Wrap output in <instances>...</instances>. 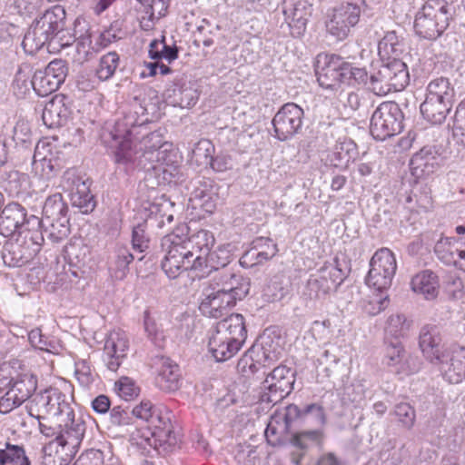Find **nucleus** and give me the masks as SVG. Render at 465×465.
I'll return each instance as SVG.
<instances>
[{
	"instance_id": "1",
	"label": "nucleus",
	"mask_w": 465,
	"mask_h": 465,
	"mask_svg": "<svg viewBox=\"0 0 465 465\" xmlns=\"http://www.w3.org/2000/svg\"><path fill=\"white\" fill-rule=\"evenodd\" d=\"M135 114L129 113L123 120L115 124L114 130L104 134V140L111 147L115 148L114 160L117 164H122L126 172L143 170L145 176L138 185V193L141 201L151 206V199L157 193L156 188L161 182L158 179L160 173L165 174L166 170L161 165H156L165 160L160 156V153L146 150L140 147L134 150L132 147L131 135L132 128L137 125L142 126L145 121L138 123Z\"/></svg>"
},
{
	"instance_id": "2",
	"label": "nucleus",
	"mask_w": 465,
	"mask_h": 465,
	"mask_svg": "<svg viewBox=\"0 0 465 465\" xmlns=\"http://www.w3.org/2000/svg\"><path fill=\"white\" fill-rule=\"evenodd\" d=\"M172 413L162 407L143 401L130 412L122 406H114L110 411V421L114 426H125L133 423L134 418L146 423L142 428L141 438L156 448L158 445L174 446L178 440L172 424Z\"/></svg>"
},
{
	"instance_id": "3",
	"label": "nucleus",
	"mask_w": 465,
	"mask_h": 465,
	"mask_svg": "<svg viewBox=\"0 0 465 465\" xmlns=\"http://www.w3.org/2000/svg\"><path fill=\"white\" fill-rule=\"evenodd\" d=\"M419 346L424 358L438 368L445 381L458 384L465 379V347H446L439 326H423L419 335Z\"/></svg>"
},
{
	"instance_id": "4",
	"label": "nucleus",
	"mask_w": 465,
	"mask_h": 465,
	"mask_svg": "<svg viewBox=\"0 0 465 465\" xmlns=\"http://www.w3.org/2000/svg\"><path fill=\"white\" fill-rule=\"evenodd\" d=\"M333 263L324 264L316 273L308 279L302 298L307 302L325 300L337 290L351 272L346 257L336 256Z\"/></svg>"
},
{
	"instance_id": "5",
	"label": "nucleus",
	"mask_w": 465,
	"mask_h": 465,
	"mask_svg": "<svg viewBox=\"0 0 465 465\" xmlns=\"http://www.w3.org/2000/svg\"><path fill=\"white\" fill-rule=\"evenodd\" d=\"M188 230L186 224H182L162 239L161 248L164 256L161 266L165 274L171 279H175L183 271H196L194 253L188 249L183 239V233Z\"/></svg>"
},
{
	"instance_id": "6",
	"label": "nucleus",
	"mask_w": 465,
	"mask_h": 465,
	"mask_svg": "<svg viewBox=\"0 0 465 465\" xmlns=\"http://www.w3.org/2000/svg\"><path fill=\"white\" fill-rule=\"evenodd\" d=\"M68 206L63 201L61 193L49 196L43 207V218L40 220L35 215H30L28 222L35 225H42L44 231L41 239L47 238L53 242H59L70 234Z\"/></svg>"
},
{
	"instance_id": "7",
	"label": "nucleus",
	"mask_w": 465,
	"mask_h": 465,
	"mask_svg": "<svg viewBox=\"0 0 465 465\" xmlns=\"http://www.w3.org/2000/svg\"><path fill=\"white\" fill-rule=\"evenodd\" d=\"M454 11L453 4L446 0H426L415 16V33L424 39L436 40L448 28Z\"/></svg>"
},
{
	"instance_id": "8",
	"label": "nucleus",
	"mask_w": 465,
	"mask_h": 465,
	"mask_svg": "<svg viewBox=\"0 0 465 465\" xmlns=\"http://www.w3.org/2000/svg\"><path fill=\"white\" fill-rule=\"evenodd\" d=\"M403 120V113L396 102H383L371 115V134L375 140L384 141L402 131Z\"/></svg>"
},
{
	"instance_id": "9",
	"label": "nucleus",
	"mask_w": 465,
	"mask_h": 465,
	"mask_svg": "<svg viewBox=\"0 0 465 465\" xmlns=\"http://www.w3.org/2000/svg\"><path fill=\"white\" fill-rule=\"evenodd\" d=\"M61 421L63 428L58 437V447L61 450H56L55 453L61 460L60 465H67L78 451L85 433L86 424L81 417L75 419L74 411L72 415L65 416L61 419Z\"/></svg>"
},
{
	"instance_id": "10",
	"label": "nucleus",
	"mask_w": 465,
	"mask_h": 465,
	"mask_svg": "<svg viewBox=\"0 0 465 465\" xmlns=\"http://www.w3.org/2000/svg\"><path fill=\"white\" fill-rule=\"evenodd\" d=\"M295 371L286 366L280 365L268 371L262 381V402L277 403L287 397L293 390Z\"/></svg>"
},
{
	"instance_id": "11",
	"label": "nucleus",
	"mask_w": 465,
	"mask_h": 465,
	"mask_svg": "<svg viewBox=\"0 0 465 465\" xmlns=\"http://www.w3.org/2000/svg\"><path fill=\"white\" fill-rule=\"evenodd\" d=\"M370 267L366 283L381 293L387 291L397 269L393 252L388 248L378 250L371 259Z\"/></svg>"
},
{
	"instance_id": "12",
	"label": "nucleus",
	"mask_w": 465,
	"mask_h": 465,
	"mask_svg": "<svg viewBox=\"0 0 465 465\" xmlns=\"http://www.w3.org/2000/svg\"><path fill=\"white\" fill-rule=\"evenodd\" d=\"M33 411H35L37 414H45L50 418L61 420L65 416L72 415L74 410L66 401L64 394L56 389H49L35 396L30 407L31 416H35Z\"/></svg>"
},
{
	"instance_id": "13",
	"label": "nucleus",
	"mask_w": 465,
	"mask_h": 465,
	"mask_svg": "<svg viewBox=\"0 0 465 465\" xmlns=\"http://www.w3.org/2000/svg\"><path fill=\"white\" fill-rule=\"evenodd\" d=\"M29 231V229L27 230ZM30 232H25L15 241H9L4 245L2 258L5 265L9 267H21L29 262L39 251L37 237L30 235Z\"/></svg>"
},
{
	"instance_id": "14",
	"label": "nucleus",
	"mask_w": 465,
	"mask_h": 465,
	"mask_svg": "<svg viewBox=\"0 0 465 465\" xmlns=\"http://www.w3.org/2000/svg\"><path fill=\"white\" fill-rule=\"evenodd\" d=\"M303 110L294 103L281 107L272 119L275 137L286 141L299 133L302 126Z\"/></svg>"
},
{
	"instance_id": "15",
	"label": "nucleus",
	"mask_w": 465,
	"mask_h": 465,
	"mask_svg": "<svg viewBox=\"0 0 465 465\" xmlns=\"http://www.w3.org/2000/svg\"><path fill=\"white\" fill-rule=\"evenodd\" d=\"M325 434L323 429H301L287 434V442L298 452L292 453V461L295 465H302V460L312 448L323 446Z\"/></svg>"
},
{
	"instance_id": "16",
	"label": "nucleus",
	"mask_w": 465,
	"mask_h": 465,
	"mask_svg": "<svg viewBox=\"0 0 465 465\" xmlns=\"http://www.w3.org/2000/svg\"><path fill=\"white\" fill-rule=\"evenodd\" d=\"M52 14L47 10L39 19H35L25 33L22 46L25 53L35 54L45 44L49 45L51 43V25L54 24L52 20Z\"/></svg>"
},
{
	"instance_id": "17",
	"label": "nucleus",
	"mask_w": 465,
	"mask_h": 465,
	"mask_svg": "<svg viewBox=\"0 0 465 465\" xmlns=\"http://www.w3.org/2000/svg\"><path fill=\"white\" fill-rule=\"evenodd\" d=\"M383 363L397 374L410 375L419 370L415 359L405 350L399 340L385 342Z\"/></svg>"
},
{
	"instance_id": "18",
	"label": "nucleus",
	"mask_w": 465,
	"mask_h": 465,
	"mask_svg": "<svg viewBox=\"0 0 465 465\" xmlns=\"http://www.w3.org/2000/svg\"><path fill=\"white\" fill-rule=\"evenodd\" d=\"M345 60L337 54H326L323 62L317 61L316 75L319 84L326 89H335L344 83Z\"/></svg>"
},
{
	"instance_id": "19",
	"label": "nucleus",
	"mask_w": 465,
	"mask_h": 465,
	"mask_svg": "<svg viewBox=\"0 0 465 465\" xmlns=\"http://www.w3.org/2000/svg\"><path fill=\"white\" fill-rule=\"evenodd\" d=\"M192 185L190 202L193 207L213 213L220 200L218 184L212 179L202 178L194 180Z\"/></svg>"
},
{
	"instance_id": "20",
	"label": "nucleus",
	"mask_w": 465,
	"mask_h": 465,
	"mask_svg": "<svg viewBox=\"0 0 465 465\" xmlns=\"http://www.w3.org/2000/svg\"><path fill=\"white\" fill-rule=\"evenodd\" d=\"M251 282L248 277L236 273L232 269L217 272L212 278L209 289L224 292L245 298L250 291Z\"/></svg>"
},
{
	"instance_id": "21",
	"label": "nucleus",
	"mask_w": 465,
	"mask_h": 465,
	"mask_svg": "<svg viewBox=\"0 0 465 465\" xmlns=\"http://www.w3.org/2000/svg\"><path fill=\"white\" fill-rule=\"evenodd\" d=\"M28 219L26 210L21 204L17 203L7 204L0 213V234L10 237L25 225H33Z\"/></svg>"
},
{
	"instance_id": "22",
	"label": "nucleus",
	"mask_w": 465,
	"mask_h": 465,
	"mask_svg": "<svg viewBox=\"0 0 465 465\" xmlns=\"http://www.w3.org/2000/svg\"><path fill=\"white\" fill-rule=\"evenodd\" d=\"M205 297L200 304V310L203 314H207L213 318H219L223 315V311L233 307L237 301L243 298L232 293L218 292L216 290H206Z\"/></svg>"
},
{
	"instance_id": "23",
	"label": "nucleus",
	"mask_w": 465,
	"mask_h": 465,
	"mask_svg": "<svg viewBox=\"0 0 465 465\" xmlns=\"http://www.w3.org/2000/svg\"><path fill=\"white\" fill-rule=\"evenodd\" d=\"M205 297L200 304V310L203 314H207L213 318H219L223 315V311L233 307L237 301L243 298L232 293L218 292L216 290H206Z\"/></svg>"
},
{
	"instance_id": "24",
	"label": "nucleus",
	"mask_w": 465,
	"mask_h": 465,
	"mask_svg": "<svg viewBox=\"0 0 465 465\" xmlns=\"http://www.w3.org/2000/svg\"><path fill=\"white\" fill-rule=\"evenodd\" d=\"M153 365L157 370L155 378L157 387L168 392L177 391L180 381L179 366L164 356L156 357Z\"/></svg>"
},
{
	"instance_id": "25",
	"label": "nucleus",
	"mask_w": 465,
	"mask_h": 465,
	"mask_svg": "<svg viewBox=\"0 0 465 465\" xmlns=\"http://www.w3.org/2000/svg\"><path fill=\"white\" fill-rule=\"evenodd\" d=\"M196 271L201 273V276H209L211 273H216L223 270H231L228 267L232 259L229 252L225 249H217L209 251L204 256H198L196 258Z\"/></svg>"
},
{
	"instance_id": "26",
	"label": "nucleus",
	"mask_w": 465,
	"mask_h": 465,
	"mask_svg": "<svg viewBox=\"0 0 465 465\" xmlns=\"http://www.w3.org/2000/svg\"><path fill=\"white\" fill-rule=\"evenodd\" d=\"M208 348L215 361L222 362L233 357L242 345L237 340L223 336L222 332L214 330L209 338Z\"/></svg>"
},
{
	"instance_id": "27",
	"label": "nucleus",
	"mask_w": 465,
	"mask_h": 465,
	"mask_svg": "<svg viewBox=\"0 0 465 465\" xmlns=\"http://www.w3.org/2000/svg\"><path fill=\"white\" fill-rule=\"evenodd\" d=\"M65 100L64 95L56 94L45 104L42 119L49 128L61 126L67 121L70 111L65 105Z\"/></svg>"
},
{
	"instance_id": "28",
	"label": "nucleus",
	"mask_w": 465,
	"mask_h": 465,
	"mask_svg": "<svg viewBox=\"0 0 465 465\" xmlns=\"http://www.w3.org/2000/svg\"><path fill=\"white\" fill-rule=\"evenodd\" d=\"M52 14L54 24L51 25V43L58 45L60 47H66L74 43L77 39L75 35L65 29V10L60 5H54L49 10Z\"/></svg>"
},
{
	"instance_id": "29",
	"label": "nucleus",
	"mask_w": 465,
	"mask_h": 465,
	"mask_svg": "<svg viewBox=\"0 0 465 465\" xmlns=\"http://www.w3.org/2000/svg\"><path fill=\"white\" fill-rule=\"evenodd\" d=\"M70 201L72 205L78 208L82 213L87 214L94 210L96 201L90 193L88 180L82 181L80 178L74 180Z\"/></svg>"
},
{
	"instance_id": "30",
	"label": "nucleus",
	"mask_w": 465,
	"mask_h": 465,
	"mask_svg": "<svg viewBox=\"0 0 465 465\" xmlns=\"http://www.w3.org/2000/svg\"><path fill=\"white\" fill-rule=\"evenodd\" d=\"M453 101L426 97L420 104L423 117L433 124H442L452 107Z\"/></svg>"
},
{
	"instance_id": "31",
	"label": "nucleus",
	"mask_w": 465,
	"mask_h": 465,
	"mask_svg": "<svg viewBox=\"0 0 465 465\" xmlns=\"http://www.w3.org/2000/svg\"><path fill=\"white\" fill-rule=\"evenodd\" d=\"M215 330L222 332L223 336L231 337L237 341L240 345H243L246 337L247 330L245 327L244 318L242 314L233 313L217 322Z\"/></svg>"
},
{
	"instance_id": "32",
	"label": "nucleus",
	"mask_w": 465,
	"mask_h": 465,
	"mask_svg": "<svg viewBox=\"0 0 465 465\" xmlns=\"http://www.w3.org/2000/svg\"><path fill=\"white\" fill-rule=\"evenodd\" d=\"M188 232L189 230L183 233V239L188 249L195 253L193 254V259L194 262H196L198 256H204L206 253H209V251L213 246L214 237L206 230H200L190 236H188Z\"/></svg>"
},
{
	"instance_id": "33",
	"label": "nucleus",
	"mask_w": 465,
	"mask_h": 465,
	"mask_svg": "<svg viewBox=\"0 0 465 465\" xmlns=\"http://www.w3.org/2000/svg\"><path fill=\"white\" fill-rule=\"evenodd\" d=\"M411 284L415 292L423 294L427 300H433L439 293L438 276L430 270L416 274Z\"/></svg>"
},
{
	"instance_id": "34",
	"label": "nucleus",
	"mask_w": 465,
	"mask_h": 465,
	"mask_svg": "<svg viewBox=\"0 0 465 465\" xmlns=\"http://www.w3.org/2000/svg\"><path fill=\"white\" fill-rule=\"evenodd\" d=\"M381 66L385 69L394 92L401 91L407 86L410 81V75L404 62L398 58H393L392 61L383 64Z\"/></svg>"
},
{
	"instance_id": "35",
	"label": "nucleus",
	"mask_w": 465,
	"mask_h": 465,
	"mask_svg": "<svg viewBox=\"0 0 465 465\" xmlns=\"http://www.w3.org/2000/svg\"><path fill=\"white\" fill-rule=\"evenodd\" d=\"M34 417H35L38 420L39 430L43 435H45L47 438L55 437L54 441H51L42 449V451L44 453L43 464L48 465V463L51 462V451L53 450V447L54 445L55 447H58V437H60L61 434L63 422L61 421V420H58L57 424L53 425L46 420L47 418L45 415L36 414Z\"/></svg>"
},
{
	"instance_id": "36",
	"label": "nucleus",
	"mask_w": 465,
	"mask_h": 465,
	"mask_svg": "<svg viewBox=\"0 0 465 465\" xmlns=\"http://www.w3.org/2000/svg\"><path fill=\"white\" fill-rule=\"evenodd\" d=\"M171 97L173 96V103L182 108L191 107L195 104L198 98L196 90L183 79L174 82L173 88L168 89Z\"/></svg>"
},
{
	"instance_id": "37",
	"label": "nucleus",
	"mask_w": 465,
	"mask_h": 465,
	"mask_svg": "<svg viewBox=\"0 0 465 465\" xmlns=\"http://www.w3.org/2000/svg\"><path fill=\"white\" fill-rule=\"evenodd\" d=\"M262 360L263 359L259 357L258 360L254 361L252 357L244 355L238 361V370L246 377L252 376L262 382L272 365L264 361L262 362Z\"/></svg>"
},
{
	"instance_id": "38",
	"label": "nucleus",
	"mask_w": 465,
	"mask_h": 465,
	"mask_svg": "<svg viewBox=\"0 0 465 465\" xmlns=\"http://www.w3.org/2000/svg\"><path fill=\"white\" fill-rule=\"evenodd\" d=\"M134 257L128 248L119 247L115 251L114 260L110 263L109 270L112 276L116 280H123L129 272V264Z\"/></svg>"
},
{
	"instance_id": "39",
	"label": "nucleus",
	"mask_w": 465,
	"mask_h": 465,
	"mask_svg": "<svg viewBox=\"0 0 465 465\" xmlns=\"http://www.w3.org/2000/svg\"><path fill=\"white\" fill-rule=\"evenodd\" d=\"M33 75L28 64L19 66L12 84L14 94L17 98H24L33 89Z\"/></svg>"
},
{
	"instance_id": "40",
	"label": "nucleus",
	"mask_w": 465,
	"mask_h": 465,
	"mask_svg": "<svg viewBox=\"0 0 465 465\" xmlns=\"http://www.w3.org/2000/svg\"><path fill=\"white\" fill-rule=\"evenodd\" d=\"M454 87L447 77H437L431 80L427 86L426 97L454 102Z\"/></svg>"
},
{
	"instance_id": "41",
	"label": "nucleus",
	"mask_w": 465,
	"mask_h": 465,
	"mask_svg": "<svg viewBox=\"0 0 465 465\" xmlns=\"http://www.w3.org/2000/svg\"><path fill=\"white\" fill-rule=\"evenodd\" d=\"M403 37L399 35L395 30L388 31L379 41L378 50L380 54L397 58L403 51Z\"/></svg>"
},
{
	"instance_id": "42",
	"label": "nucleus",
	"mask_w": 465,
	"mask_h": 465,
	"mask_svg": "<svg viewBox=\"0 0 465 465\" xmlns=\"http://www.w3.org/2000/svg\"><path fill=\"white\" fill-rule=\"evenodd\" d=\"M129 341L124 331H114L109 333L104 342V352L107 356L124 357Z\"/></svg>"
},
{
	"instance_id": "43",
	"label": "nucleus",
	"mask_w": 465,
	"mask_h": 465,
	"mask_svg": "<svg viewBox=\"0 0 465 465\" xmlns=\"http://www.w3.org/2000/svg\"><path fill=\"white\" fill-rule=\"evenodd\" d=\"M0 465L31 464L22 446L6 443L5 449L0 450Z\"/></svg>"
},
{
	"instance_id": "44",
	"label": "nucleus",
	"mask_w": 465,
	"mask_h": 465,
	"mask_svg": "<svg viewBox=\"0 0 465 465\" xmlns=\"http://www.w3.org/2000/svg\"><path fill=\"white\" fill-rule=\"evenodd\" d=\"M120 57L116 52H109L104 54L99 61L95 74L101 81L110 79L119 66Z\"/></svg>"
},
{
	"instance_id": "45",
	"label": "nucleus",
	"mask_w": 465,
	"mask_h": 465,
	"mask_svg": "<svg viewBox=\"0 0 465 465\" xmlns=\"http://www.w3.org/2000/svg\"><path fill=\"white\" fill-rule=\"evenodd\" d=\"M411 325V322L404 314H395L389 317L385 331L394 340H398L408 335Z\"/></svg>"
},
{
	"instance_id": "46",
	"label": "nucleus",
	"mask_w": 465,
	"mask_h": 465,
	"mask_svg": "<svg viewBox=\"0 0 465 465\" xmlns=\"http://www.w3.org/2000/svg\"><path fill=\"white\" fill-rule=\"evenodd\" d=\"M214 145L210 140L201 139L194 144L191 159L198 166L207 167L212 161V156L214 153Z\"/></svg>"
},
{
	"instance_id": "47",
	"label": "nucleus",
	"mask_w": 465,
	"mask_h": 465,
	"mask_svg": "<svg viewBox=\"0 0 465 465\" xmlns=\"http://www.w3.org/2000/svg\"><path fill=\"white\" fill-rule=\"evenodd\" d=\"M61 166L57 160L47 158L44 156L42 159H36V153L34 155L33 170L35 174L39 175L45 180H50L57 174Z\"/></svg>"
},
{
	"instance_id": "48",
	"label": "nucleus",
	"mask_w": 465,
	"mask_h": 465,
	"mask_svg": "<svg viewBox=\"0 0 465 465\" xmlns=\"http://www.w3.org/2000/svg\"><path fill=\"white\" fill-rule=\"evenodd\" d=\"M355 154L356 148L352 141L339 142L334 145L331 161L335 166L347 164Z\"/></svg>"
},
{
	"instance_id": "49",
	"label": "nucleus",
	"mask_w": 465,
	"mask_h": 465,
	"mask_svg": "<svg viewBox=\"0 0 465 465\" xmlns=\"http://www.w3.org/2000/svg\"><path fill=\"white\" fill-rule=\"evenodd\" d=\"M282 432L286 435L293 431V425L302 426L303 423V409H300L295 404H289L284 409L282 415Z\"/></svg>"
},
{
	"instance_id": "50",
	"label": "nucleus",
	"mask_w": 465,
	"mask_h": 465,
	"mask_svg": "<svg viewBox=\"0 0 465 465\" xmlns=\"http://www.w3.org/2000/svg\"><path fill=\"white\" fill-rule=\"evenodd\" d=\"M41 72L53 82L52 84L60 87L66 78L68 68L65 61L54 59Z\"/></svg>"
},
{
	"instance_id": "51",
	"label": "nucleus",
	"mask_w": 465,
	"mask_h": 465,
	"mask_svg": "<svg viewBox=\"0 0 465 465\" xmlns=\"http://www.w3.org/2000/svg\"><path fill=\"white\" fill-rule=\"evenodd\" d=\"M281 351L279 340L274 342L271 334L266 331L261 336V358H262L265 362L269 364L274 363L279 359Z\"/></svg>"
},
{
	"instance_id": "52",
	"label": "nucleus",
	"mask_w": 465,
	"mask_h": 465,
	"mask_svg": "<svg viewBox=\"0 0 465 465\" xmlns=\"http://www.w3.org/2000/svg\"><path fill=\"white\" fill-rule=\"evenodd\" d=\"M25 182V174L16 170L5 172L2 175L1 187L9 194H18L22 191L23 183Z\"/></svg>"
},
{
	"instance_id": "53",
	"label": "nucleus",
	"mask_w": 465,
	"mask_h": 465,
	"mask_svg": "<svg viewBox=\"0 0 465 465\" xmlns=\"http://www.w3.org/2000/svg\"><path fill=\"white\" fill-rule=\"evenodd\" d=\"M369 88L377 95H385L394 92L385 69L381 65L378 71L370 76Z\"/></svg>"
},
{
	"instance_id": "54",
	"label": "nucleus",
	"mask_w": 465,
	"mask_h": 465,
	"mask_svg": "<svg viewBox=\"0 0 465 465\" xmlns=\"http://www.w3.org/2000/svg\"><path fill=\"white\" fill-rule=\"evenodd\" d=\"M332 14L340 16L350 26L354 27L360 20L361 7L356 4L346 2L335 7Z\"/></svg>"
},
{
	"instance_id": "55",
	"label": "nucleus",
	"mask_w": 465,
	"mask_h": 465,
	"mask_svg": "<svg viewBox=\"0 0 465 465\" xmlns=\"http://www.w3.org/2000/svg\"><path fill=\"white\" fill-rule=\"evenodd\" d=\"M326 422V415L322 405L317 403L308 404L303 408L304 425L312 424L314 428L322 429Z\"/></svg>"
},
{
	"instance_id": "56",
	"label": "nucleus",
	"mask_w": 465,
	"mask_h": 465,
	"mask_svg": "<svg viewBox=\"0 0 465 465\" xmlns=\"http://www.w3.org/2000/svg\"><path fill=\"white\" fill-rule=\"evenodd\" d=\"M394 415L399 423L406 430H411L416 420L415 409L407 402H401L395 405Z\"/></svg>"
},
{
	"instance_id": "57",
	"label": "nucleus",
	"mask_w": 465,
	"mask_h": 465,
	"mask_svg": "<svg viewBox=\"0 0 465 465\" xmlns=\"http://www.w3.org/2000/svg\"><path fill=\"white\" fill-rule=\"evenodd\" d=\"M454 241L453 238L441 237L434 246V252L438 259L447 265L454 264L458 266V262L454 257V252L452 251L451 242Z\"/></svg>"
},
{
	"instance_id": "58",
	"label": "nucleus",
	"mask_w": 465,
	"mask_h": 465,
	"mask_svg": "<svg viewBox=\"0 0 465 465\" xmlns=\"http://www.w3.org/2000/svg\"><path fill=\"white\" fill-rule=\"evenodd\" d=\"M100 51V47L93 45L91 36L76 40V56L75 60L79 64L92 59L94 54Z\"/></svg>"
},
{
	"instance_id": "59",
	"label": "nucleus",
	"mask_w": 465,
	"mask_h": 465,
	"mask_svg": "<svg viewBox=\"0 0 465 465\" xmlns=\"http://www.w3.org/2000/svg\"><path fill=\"white\" fill-rule=\"evenodd\" d=\"M142 144L146 150L160 153V156H164L165 153L171 147V144L163 140V135L159 131L152 132L144 136Z\"/></svg>"
},
{
	"instance_id": "60",
	"label": "nucleus",
	"mask_w": 465,
	"mask_h": 465,
	"mask_svg": "<svg viewBox=\"0 0 465 465\" xmlns=\"http://www.w3.org/2000/svg\"><path fill=\"white\" fill-rule=\"evenodd\" d=\"M351 28L352 27L347 25L344 20L341 19L340 16H336L334 14L331 15V19L326 23L328 33L339 41L347 38Z\"/></svg>"
},
{
	"instance_id": "61",
	"label": "nucleus",
	"mask_w": 465,
	"mask_h": 465,
	"mask_svg": "<svg viewBox=\"0 0 465 465\" xmlns=\"http://www.w3.org/2000/svg\"><path fill=\"white\" fill-rule=\"evenodd\" d=\"M344 83L348 84H370V77L364 68L354 67L345 61Z\"/></svg>"
},
{
	"instance_id": "62",
	"label": "nucleus",
	"mask_w": 465,
	"mask_h": 465,
	"mask_svg": "<svg viewBox=\"0 0 465 465\" xmlns=\"http://www.w3.org/2000/svg\"><path fill=\"white\" fill-rule=\"evenodd\" d=\"M256 263L267 261L277 253V245L269 238H259L255 241Z\"/></svg>"
},
{
	"instance_id": "63",
	"label": "nucleus",
	"mask_w": 465,
	"mask_h": 465,
	"mask_svg": "<svg viewBox=\"0 0 465 465\" xmlns=\"http://www.w3.org/2000/svg\"><path fill=\"white\" fill-rule=\"evenodd\" d=\"M45 75L41 70L36 71L33 75V90L39 96H47L55 92L59 87Z\"/></svg>"
},
{
	"instance_id": "64",
	"label": "nucleus",
	"mask_w": 465,
	"mask_h": 465,
	"mask_svg": "<svg viewBox=\"0 0 465 465\" xmlns=\"http://www.w3.org/2000/svg\"><path fill=\"white\" fill-rule=\"evenodd\" d=\"M143 6L144 14H150L153 18L163 17L169 6V0H138Z\"/></svg>"
}]
</instances>
